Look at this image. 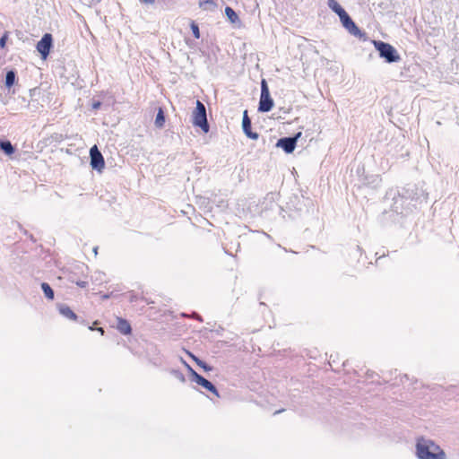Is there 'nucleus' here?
I'll return each mask as SVG.
<instances>
[{
    "label": "nucleus",
    "mask_w": 459,
    "mask_h": 459,
    "mask_svg": "<svg viewBox=\"0 0 459 459\" xmlns=\"http://www.w3.org/2000/svg\"><path fill=\"white\" fill-rule=\"evenodd\" d=\"M375 48L378 51L380 57L387 63L398 62L401 57L396 49L390 44L380 40H373Z\"/></svg>",
    "instance_id": "1"
},
{
    "label": "nucleus",
    "mask_w": 459,
    "mask_h": 459,
    "mask_svg": "<svg viewBox=\"0 0 459 459\" xmlns=\"http://www.w3.org/2000/svg\"><path fill=\"white\" fill-rule=\"evenodd\" d=\"M193 125L200 127L204 133L209 132V124L206 117L205 106L200 101H196V108L193 113Z\"/></svg>",
    "instance_id": "2"
},
{
    "label": "nucleus",
    "mask_w": 459,
    "mask_h": 459,
    "mask_svg": "<svg viewBox=\"0 0 459 459\" xmlns=\"http://www.w3.org/2000/svg\"><path fill=\"white\" fill-rule=\"evenodd\" d=\"M273 107V100L269 91L267 82L264 79L261 82V95L258 110L260 112H269Z\"/></svg>",
    "instance_id": "3"
},
{
    "label": "nucleus",
    "mask_w": 459,
    "mask_h": 459,
    "mask_svg": "<svg viewBox=\"0 0 459 459\" xmlns=\"http://www.w3.org/2000/svg\"><path fill=\"white\" fill-rule=\"evenodd\" d=\"M181 361L186 367L188 371L191 373V375L193 377V380L196 384H198L199 385L203 386L206 390L212 392L216 396H218V397L220 396L216 387L212 385V383H211L210 381H208L207 379L203 377L201 375L197 374L186 361H184L183 359H181Z\"/></svg>",
    "instance_id": "4"
},
{
    "label": "nucleus",
    "mask_w": 459,
    "mask_h": 459,
    "mask_svg": "<svg viewBox=\"0 0 459 459\" xmlns=\"http://www.w3.org/2000/svg\"><path fill=\"white\" fill-rule=\"evenodd\" d=\"M415 454L419 459H430V441L422 437H418Z\"/></svg>",
    "instance_id": "5"
},
{
    "label": "nucleus",
    "mask_w": 459,
    "mask_h": 459,
    "mask_svg": "<svg viewBox=\"0 0 459 459\" xmlns=\"http://www.w3.org/2000/svg\"><path fill=\"white\" fill-rule=\"evenodd\" d=\"M91 166L93 169L102 171L105 167V162L101 152L96 145L92 146L90 150Z\"/></svg>",
    "instance_id": "6"
},
{
    "label": "nucleus",
    "mask_w": 459,
    "mask_h": 459,
    "mask_svg": "<svg viewBox=\"0 0 459 459\" xmlns=\"http://www.w3.org/2000/svg\"><path fill=\"white\" fill-rule=\"evenodd\" d=\"M52 35L49 33H46L43 35L41 39L37 44V50L40 53L43 59H46L49 54L50 48L52 47Z\"/></svg>",
    "instance_id": "7"
},
{
    "label": "nucleus",
    "mask_w": 459,
    "mask_h": 459,
    "mask_svg": "<svg viewBox=\"0 0 459 459\" xmlns=\"http://www.w3.org/2000/svg\"><path fill=\"white\" fill-rule=\"evenodd\" d=\"M342 26L353 36L360 38L362 36L361 30L354 23L347 13L339 17Z\"/></svg>",
    "instance_id": "8"
},
{
    "label": "nucleus",
    "mask_w": 459,
    "mask_h": 459,
    "mask_svg": "<svg viewBox=\"0 0 459 459\" xmlns=\"http://www.w3.org/2000/svg\"><path fill=\"white\" fill-rule=\"evenodd\" d=\"M301 136V133H298L294 137L281 138L277 142V146L282 148L286 153H291L296 146L297 140Z\"/></svg>",
    "instance_id": "9"
},
{
    "label": "nucleus",
    "mask_w": 459,
    "mask_h": 459,
    "mask_svg": "<svg viewBox=\"0 0 459 459\" xmlns=\"http://www.w3.org/2000/svg\"><path fill=\"white\" fill-rule=\"evenodd\" d=\"M242 128L247 137L254 139V140H256L258 138V134L253 133L251 131V120L249 119V117L247 116V110L244 111V115H243Z\"/></svg>",
    "instance_id": "10"
},
{
    "label": "nucleus",
    "mask_w": 459,
    "mask_h": 459,
    "mask_svg": "<svg viewBox=\"0 0 459 459\" xmlns=\"http://www.w3.org/2000/svg\"><path fill=\"white\" fill-rule=\"evenodd\" d=\"M56 307L59 313L65 318L69 320L75 321L77 319V316L75 313L65 304H57Z\"/></svg>",
    "instance_id": "11"
},
{
    "label": "nucleus",
    "mask_w": 459,
    "mask_h": 459,
    "mask_svg": "<svg viewBox=\"0 0 459 459\" xmlns=\"http://www.w3.org/2000/svg\"><path fill=\"white\" fill-rule=\"evenodd\" d=\"M198 5L204 11L212 12L217 8V4L214 0H199Z\"/></svg>",
    "instance_id": "12"
},
{
    "label": "nucleus",
    "mask_w": 459,
    "mask_h": 459,
    "mask_svg": "<svg viewBox=\"0 0 459 459\" xmlns=\"http://www.w3.org/2000/svg\"><path fill=\"white\" fill-rule=\"evenodd\" d=\"M117 330L123 334H129L131 333L130 324L123 318L117 319Z\"/></svg>",
    "instance_id": "13"
},
{
    "label": "nucleus",
    "mask_w": 459,
    "mask_h": 459,
    "mask_svg": "<svg viewBox=\"0 0 459 459\" xmlns=\"http://www.w3.org/2000/svg\"><path fill=\"white\" fill-rule=\"evenodd\" d=\"M328 7L334 12L339 17L344 14L345 10L338 4L336 0H328L327 1Z\"/></svg>",
    "instance_id": "14"
},
{
    "label": "nucleus",
    "mask_w": 459,
    "mask_h": 459,
    "mask_svg": "<svg viewBox=\"0 0 459 459\" xmlns=\"http://www.w3.org/2000/svg\"><path fill=\"white\" fill-rule=\"evenodd\" d=\"M0 149L6 155H12L14 152V147L10 141H0Z\"/></svg>",
    "instance_id": "15"
},
{
    "label": "nucleus",
    "mask_w": 459,
    "mask_h": 459,
    "mask_svg": "<svg viewBox=\"0 0 459 459\" xmlns=\"http://www.w3.org/2000/svg\"><path fill=\"white\" fill-rule=\"evenodd\" d=\"M41 289H42L44 295L47 299H48L50 300L54 299V290H52V288L50 287V285L48 283L42 282Z\"/></svg>",
    "instance_id": "16"
},
{
    "label": "nucleus",
    "mask_w": 459,
    "mask_h": 459,
    "mask_svg": "<svg viewBox=\"0 0 459 459\" xmlns=\"http://www.w3.org/2000/svg\"><path fill=\"white\" fill-rule=\"evenodd\" d=\"M432 459H446V455L438 446H434L432 443Z\"/></svg>",
    "instance_id": "17"
},
{
    "label": "nucleus",
    "mask_w": 459,
    "mask_h": 459,
    "mask_svg": "<svg viewBox=\"0 0 459 459\" xmlns=\"http://www.w3.org/2000/svg\"><path fill=\"white\" fill-rule=\"evenodd\" d=\"M225 14L232 23H235L237 21H238V14L231 7L228 6L225 8Z\"/></svg>",
    "instance_id": "18"
},
{
    "label": "nucleus",
    "mask_w": 459,
    "mask_h": 459,
    "mask_svg": "<svg viewBox=\"0 0 459 459\" xmlns=\"http://www.w3.org/2000/svg\"><path fill=\"white\" fill-rule=\"evenodd\" d=\"M15 82V73L13 71H8L5 75V85L6 87H12Z\"/></svg>",
    "instance_id": "19"
},
{
    "label": "nucleus",
    "mask_w": 459,
    "mask_h": 459,
    "mask_svg": "<svg viewBox=\"0 0 459 459\" xmlns=\"http://www.w3.org/2000/svg\"><path fill=\"white\" fill-rule=\"evenodd\" d=\"M187 354L196 362V364L199 367L204 368L205 371H211L212 370V367L208 366L205 362H204L203 360L199 359L194 354H192L191 352H187Z\"/></svg>",
    "instance_id": "20"
},
{
    "label": "nucleus",
    "mask_w": 459,
    "mask_h": 459,
    "mask_svg": "<svg viewBox=\"0 0 459 459\" xmlns=\"http://www.w3.org/2000/svg\"><path fill=\"white\" fill-rule=\"evenodd\" d=\"M165 122V117L163 114V111L161 109L159 110L156 118H155V125L157 127H162Z\"/></svg>",
    "instance_id": "21"
},
{
    "label": "nucleus",
    "mask_w": 459,
    "mask_h": 459,
    "mask_svg": "<svg viewBox=\"0 0 459 459\" xmlns=\"http://www.w3.org/2000/svg\"><path fill=\"white\" fill-rule=\"evenodd\" d=\"M191 30L195 36V39H199L200 38V30H199V27L198 25L195 23V22H192L191 23Z\"/></svg>",
    "instance_id": "22"
},
{
    "label": "nucleus",
    "mask_w": 459,
    "mask_h": 459,
    "mask_svg": "<svg viewBox=\"0 0 459 459\" xmlns=\"http://www.w3.org/2000/svg\"><path fill=\"white\" fill-rule=\"evenodd\" d=\"M403 197H399V198H398V199H396V200H395V202H394V210L396 212H401V213H403V211H400V210H399V207H398V205H397L398 201H403Z\"/></svg>",
    "instance_id": "23"
},
{
    "label": "nucleus",
    "mask_w": 459,
    "mask_h": 459,
    "mask_svg": "<svg viewBox=\"0 0 459 459\" xmlns=\"http://www.w3.org/2000/svg\"><path fill=\"white\" fill-rule=\"evenodd\" d=\"M74 282V281H73ZM75 284L81 288H85L88 285V282L85 281H77Z\"/></svg>",
    "instance_id": "24"
},
{
    "label": "nucleus",
    "mask_w": 459,
    "mask_h": 459,
    "mask_svg": "<svg viewBox=\"0 0 459 459\" xmlns=\"http://www.w3.org/2000/svg\"><path fill=\"white\" fill-rule=\"evenodd\" d=\"M174 375L176 376L177 378H178L180 381L184 382L185 381V377L183 376L182 373L178 372V371H175L174 372Z\"/></svg>",
    "instance_id": "25"
},
{
    "label": "nucleus",
    "mask_w": 459,
    "mask_h": 459,
    "mask_svg": "<svg viewBox=\"0 0 459 459\" xmlns=\"http://www.w3.org/2000/svg\"><path fill=\"white\" fill-rule=\"evenodd\" d=\"M100 106H101V103L100 101H96V102L92 103L93 109H98V108H100Z\"/></svg>",
    "instance_id": "26"
},
{
    "label": "nucleus",
    "mask_w": 459,
    "mask_h": 459,
    "mask_svg": "<svg viewBox=\"0 0 459 459\" xmlns=\"http://www.w3.org/2000/svg\"><path fill=\"white\" fill-rule=\"evenodd\" d=\"M143 2L148 4H152L154 3V0H143Z\"/></svg>",
    "instance_id": "27"
},
{
    "label": "nucleus",
    "mask_w": 459,
    "mask_h": 459,
    "mask_svg": "<svg viewBox=\"0 0 459 459\" xmlns=\"http://www.w3.org/2000/svg\"><path fill=\"white\" fill-rule=\"evenodd\" d=\"M110 296H111V294H104V295H102V299H108L110 298Z\"/></svg>",
    "instance_id": "28"
},
{
    "label": "nucleus",
    "mask_w": 459,
    "mask_h": 459,
    "mask_svg": "<svg viewBox=\"0 0 459 459\" xmlns=\"http://www.w3.org/2000/svg\"><path fill=\"white\" fill-rule=\"evenodd\" d=\"M4 44H5V39L3 38V39H1V40H0V46H1V47H4Z\"/></svg>",
    "instance_id": "29"
},
{
    "label": "nucleus",
    "mask_w": 459,
    "mask_h": 459,
    "mask_svg": "<svg viewBox=\"0 0 459 459\" xmlns=\"http://www.w3.org/2000/svg\"><path fill=\"white\" fill-rule=\"evenodd\" d=\"M98 331H99V332H100V333H101V334H103V333H104V330H103V328H101V327H100V328H98Z\"/></svg>",
    "instance_id": "30"
},
{
    "label": "nucleus",
    "mask_w": 459,
    "mask_h": 459,
    "mask_svg": "<svg viewBox=\"0 0 459 459\" xmlns=\"http://www.w3.org/2000/svg\"><path fill=\"white\" fill-rule=\"evenodd\" d=\"M97 250H98V247L93 248V252L95 253V255L97 254Z\"/></svg>",
    "instance_id": "31"
}]
</instances>
